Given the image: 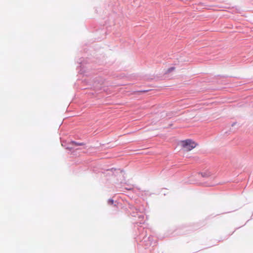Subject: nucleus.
Segmentation results:
<instances>
[{
    "label": "nucleus",
    "mask_w": 253,
    "mask_h": 253,
    "mask_svg": "<svg viewBox=\"0 0 253 253\" xmlns=\"http://www.w3.org/2000/svg\"><path fill=\"white\" fill-rule=\"evenodd\" d=\"M182 149L186 151H189L195 148L197 144L191 139H186L180 142Z\"/></svg>",
    "instance_id": "f257e3e1"
},
{
    "label": "nucleus",
    "mask_w": 253,
    "mask_h": 253,
    "mask_svg": "<svg viewBox=\"0 0 253 253\" xmlns=\"http://www.w3.org/2000/svg\"><path fill=\"white\" fill-rule=\"evenodd\" d=\"M175 67H170L167 70V73H170L173 71H174L175 70Z\"/></svg>",
    "instance_id": "f03ea898"
},
{
    "label": "nucleus",
    "mask_w": 253,
    "mask_h": 253,
    "mask_svg": "<svg viewBox=\"0 0 253 253\" xmlns=\"http://www.w3.org/2000/svg\"><path fill=\"white\" fill-rule=\"evenodd\" d=\"M110 202V203H111V204L113 203V200H111Z\"/></svg>",
    "instance_id": "7ed1b4c3"
}]
</instances>
